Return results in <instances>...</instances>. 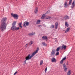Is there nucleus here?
Listing matches in <instances>:
<instances>
[{
    "instance_id": "1",
    "label": "nucleus",
    "mask_w": 75,
    "mask_h": 75,
    "mask_svg": "<svg viewBox=\"0 0 75 75\" xmlns=\"http://www.w3.org/2000/svg\"><path fill=\"white\" fill-rule=\"evenodd\" d=\"M7 20V18L6 17H3L1 20L0 30L2 32L6 30V27H7V24L6 23Z\"/></svg>"
},
{
    "instance_id": "2",
    "label": "nucleus",
    "mask_w": 75,
    "mask_h": 75,
    "mask_svg": "<svg viewBox=\"0 0 75 75\" xmlns=\"http://www.w3.org/2000/svg\"><path fill=\"white\" fill-rule=\"evenodd\" d=\"M16 21H14L13 23L12 24V27L11 28V30H12V31H15V30L17 31V30H19V27L16 28V26H15L16 25Z\"/></svg>"
},
{
    "instance_id": "3",
    "label": "nucleus",
    "mask_w": 75,
    "mask_h": 75,
    "mask_svg": "<svg viewBox=\"0 0 75 75\" xmlns=\"http://www.w3.org/2000/svg\"><path fill=\"white\" fill-rule=\"evenodd\" d=\"M68 1L67 0H66L64 1V7H66V8H67L69 7V6L71 5L72 4V0H69V4H67L68 3Z\"/></svg>"
},
{
    "instance_id": "4",
    "label": "nucleus",
    "mask_w": 75,
    "mask_h": 75,
    "mask_svg": "<svg viewBox=\"0 0 75 75\" xmlns=\"http://www.w3.org/2000/svg\"><path fill=\"white\" fill-rule=\"evenodd\" d=\"M11 16H12L13 18H14V19L17 20L19 16L17 14H13L12 13H11Z\"/></svg>"
},
{
    "instance_id": "5",
    "label": "nucleus",
    "mask_w": 75,
    "mask_h": 75,
    "mask_svg": "<svg viewBox=\"0 0 75 75\" xmlns=\"http://www.w3.org/2000/svg\"><path fill=\"white\" fill-rule=\"evenodd\" d=\"M31 58L32 57H31V54H29L28 56L25 58L26 61L29 60V59H31Z\"/></svg>"
},
{
    "instance_id": "6",
    "label": "nucleus",
    "mask_w": 75,
    "mask_h": 75,
    "mask_svg": "<svg viewBox=\"0 0 75 75\" xmlns=\"http://www.w3.org/2000/svg\"><path fill=\"white\" fill-rule=\"evenodd\" d=\"M28 25H29V22H28L25 21L24 22L23 26L24 27H26V26H28Z\"/></svg>"
},
{
    "instance_id": "7",
    "label": "nucleus",
    "mask_w": 75,
    "mask_h": 75,
    "mask_svg": "<svg viewBox=\"0 0 75 75\" xmlns=\"http://www.w3.org/2000/svg\"><path fill=\"white\" fill-rule=\"evenodd\" d=\"M55 52L56 50L55 49H53L52 51L50 54L51 56H54V55L55 54Z\"/></svg>"
},
{
    "instance_id": "8",
    "label": "nucleus",
    "mask_w": 75,
    "mask_h": 75,
    "mask_svg": "<svg viewBox=\"0 0 75 75\" xmlns=\"http://www.w3.org/2000/svg\"><path fill=\"white\" fill-rule=\"evenodd\" d=\"M51 61L52 62H57V59H55L54 57L52 58Z\"/></svg>"
},
{
    "instance_id": "9",
    "label": "nucleus",
    "mask_w": 75,
    "mask_h": 75,
    "mask_svg": "<svg viewBox=\"0 0 75 75\" xmlns=\"http://www.w3.org/2000/svg\"><path fill=\"white\" fill-rule=\"evenodd\" d=\"M58 22H56L54 25V27L55 29H57L58 28Z\"/></svg>"
},
{
    "instance_id": "10",
    "label": "nucleus",
    "mask_w": 75,
    "mask_h": 75,
    "mask_svg": "<svg viewBox=\"0 0 75 75\" xmlns=\"http://www.w3.org/2000/svg\"><path fill=\"white\" fill-rule=\"evenodd\" d=\"M75 6V0H74L71 5V8H73Z\"/></svg>"
},
{
    "instance_id": "11",
    "label": "nucleus",
    "mask_w": 75,
    "mask_h": 75,
    "mask_svg": "<svg viewBox=\"0 0 75 75\" xmlns=\"http://www.w3.org/2000/svg\"><path fill=\"white\" fill-rule=\"evenodd\" d=\"M42 39L45 40H48V38H47V36H43L42 37Z\"/></svg>"
},
{
    "instance_id": "12",
    "label": "nucleus",
    "mask_w": 75,
    "mask_h": 75,
    "mask_svg": "<svg viewBox=\"0 0 75 75\" xmlns=\"http://www.w3.org/2000/svg\"><path fill=\"white\" fill-rule=\"evenodd\" d=\"M69 17L67 16H66L64 17V19L65 20H67V19H69Z\"/></svg>"
},
{
    "instance_id": "13",
    "label": "nucleus",
    "mask_w": 75,
    "mask_h": 75,
    "mask_svg": "<svg viewBox=\"0 0 75 75\" xmlns=\"http://www.w3.org/2000/svg\"><path fill=\"white\" fill-rule=\"evenodd\" d=\"M38 7H37L36 9H35V13L36 14H37V13H38Z\"/></svg>"
},
{
    "instance_id": "14",
    "label": "nucleus",
    "mask_w": 75,
    "mask_h": 75,
    "mask_svg": "<svg viewBox=\"0 0 75 75\" xmlns=\"http://www.w3.org/2000/svg\"><path fill=\"white\" fill-rule=\"evenodd\" d=\"M36 54L37 53L35 52H33L32 54V55L30 56L32 58L33 57H34L35 55V54Z\"/></svg>"
},
{
    "instance_id": "15",
    "label": "nucleus",
    "mask_w": 75,
    "mask_h": 75,
    "mask_svg": "<svg viewBox=\"0 0 75 75\" xmlns=\"http://www.w3.org/2000/svg\"><path fill=\"white\" fill-rule=\"evenodd\" d=\"M69 30H70V28H69V27L67 28V30H65V33H68V32L69 31Z\"/></svg>"
},
{
    "instance_id": "16",
    "label": "nucleus",
    "mask_w": 75,
    "mask_h": 75,
    "mask_svg": "<svg viewBox=\"0 0 75 75\" xmlns=\"http://www.w3.org/2000/svg\"><path fill=\"white\" fill-rule=\"evenodd\" d=\"M71 74V70H69L67 73V75H70Z\"/></svg>"
},
{
    "instance_id": "17",
    "label": "nucleus",
    "mask_w": 75,
    "mask_h": 75,
    "mask_svg": "<svg viewBox=\"0 0 75 75\" xmlns=\"http://www.w3.org/2000/svg\"><path fill=\"white\" fill-rule=\"evenodd\" d=\"M60 49H61V46L58 47L56 49L57 52H58V51H59V50H60Z\"/></svg>"
},
{
    "instance_id": "18",
    "label": "nucleus",
    "mask_w": 75,
    "mask_h": 75,
    "mask_svg": "<svg viewBox=\"0 0 75 75\" xmlns=\"http://www.w3.org/2000/svg\"><path fill=\"white\" fill-rule=\"evenodd\" d=\"M40 22H41V20H38L36 22V24H40Z\"/></svg>"
},
{
    "instance_id": "19",
    "label": "nucleus",
    "mask_w": 75,
    "mask_h": 75,
    "mask_svg": "<svg viewBox=\"0 0 75 75\" xmlns=\"http://www.w3.org/2000/svg\"><path fill=\"white\" fill-rule=\"evenodd\" d=\"M33 43L34 42H33V41H30L29 43V45H32V44H33Z\"/></svg>"
},
{
    "instance_id": "20",
    "label": "nucleus",
    "mask_w": 75,
    "mask_h": 75,
    "mask_svg": "<svg viewBox=\"0 0 75 75\" xmlns=\"http://www.w3.org/2000/svg\"><path fill=\"white\" fill-rule=\"evenodd\" d=\"M65 26L68 27V26H69V24L68 23V22H66L65 23Z\"/></svg>"
},
{
    "instance_id": "21",
    "label": "nucleus",
    "mask_w": 75,
    "mask_h": 75,
    "mask_svg": "<svg viewBox=\"0 0 75 75\" xmlns=\"http://www.w3.org/2000/svg\"><path fill=\"white\" fill-rule=\"evenodd\" d=\"M42 44L43 45H44V46H47V45H46L45 44V42H42Z\"/></svg>"
},
{
    "instance_id": "22",
    "label": "nucleus",
    "mask_w": 75,
    "mask_h": 75,
    "mask_svg": "<svg viewBox=\"0 0 75 75\" xmlns=\"http://www.w3.org/2000/svg\"><path fill=\"white\" fill-rule=\"evenodd\" d=\"M51 18L52 19V18H51V17L50 16H48V17H47V18H46V19H51Z\"/></svg>"
},
{
    "instance_id": "23",
    "label": "nucleus",
    "mask_w": 75,
    "mask_h": 75,
    "mask_svg": "<svg viewBox=\"0 0 75 75\" xmlns=\"http://www.w3.org/2000/svg\"><path fill=\"white\" fill-rule=\"evenodd\" d=\"M39 50V47H38L37 48L36 50L35 51V52L36 54L38 52V51Z\"/></svg>"
},
{
    "instance_id": "24",
    "label": "nucleus",
    "mask_w": 75,
    "mask_h": 75,
    "mask_svg": "<svg viewBox=\"0 0 75 75\" xmlns=\"http://www.w3.org/2000/svg\"><path fill=\"white\" fill-rule=\"evenodd\" d=\"M21 25H22V23H19V27H20V28H23V26H21Z\"/></svg>"
},
{
    "instance_id": "25",
    "label": "nucleus",
    "mask_w": 75,
    "mask_h": 75,
    "mask_svg": "<svg viewBox=\"0 0 75 75\" xmlns=\"http://www.w3.org/2000/svg\"><path fill=\"white\" fill-rule=\"evenodd\" d=\"M63 47H64V50H65L66 49V48H67V46L65 45L64 44L63 45Z\"/></svg>"
},
{
    "instance_id": "26",
    "label": "nucleus",
    "mask_w": 75,
    "mask_h": 75,
    "mask_svg": "<svg viewBox=\"0 0 75 75\" xmlns=\"http://www.w3.org/2000/svg\"><path fill=\"white\" fill-rule=\"evenodd\" d=\"M45 14H43L42 15V19H44V18H45Z\"/></svg>"
},
{
    "instance_id": "27",
    "label": "nucleus",
    "mask_w": 75,
    "mask_h": 75,
    "mask_svg": "<svg viewBox=\"0 0 75 75\" xmlns=\"http://www.w3.org/2000/svg\"><path fill=\"white\" fill-rule=\"evenodd\" d=\"M50 28L52 29L54 28V25H52L50 27Z\"/></svg>"
},
{
    "instance_id": "28",
    "label": "nucleus",
    "mask_w": 75,
    "mask_h": 75,
    "mask_svg": "<svg viewBox=\"0 0 75 75\" xmlns=\"http://www.w3.org/2000/svg\"><path fill=\"white\" fill-rule=\"evenodd\" d=\"M28 35H29V36H31V35H34V33H29Z\"/></svg>"
},
{
    "instance_id": "29",
    "label": "nucleus",
    "mask_w": 75,
    "mask_h": 75,
    "mask_svg": "<svg viewBox=\"0 0 75 75\" xmlns=\"http://www.w3.org/2000/svg\"><path fill=\"white\" fill-rule=\"evenodd\" d=\"M42 64H43V61L41 60L40 65H42Z\"/></svg>"
},
{
    "instance_id": "30",
    "label": "nucleus",
    "mask_w": 75,
    "mask_h": 75,
    "mask_svg": "<svg viewBox=\"0 0 75 75\" xmlns=\"http://www.w3.org/2000/svg\"><path fill=\"white\" fill-rule=\"evenodd\" d=\"M59 55V52H57L55 54L56 56H57V55Z\"/></svg>"
},
{
    "instance_id": "31",
    "label": "nucleus",
    "mask_w": 75,
    "mask_h": 75,
    "mask_svg": "<svg viewBox=\"0 0 75 75\" xmlns=\"http://www.w3.org/2000/svg\"><path fill=\"white\" fill-rule=\"evenodd\" d=\"M63 68H65L66 67V65H65V63H64L63 64Z\"/></svg>"
},
{
    "instance_id": "32",
    "label": "nucleus",
    "mask_w": 75,
    "mask_h": 75,
    "mask_svg": "<svg viewBox=\"0 0 75 75\" xmlns=\"http://www.w3.org/2000/svg\"><path fill=\"white\" fill-rule=\"evenodd\" d=\"M63 62H64V61L62 60L60 62V64H62L63 63Z\"/></svg>"
},
{
    "instance_id": "33",
    "label": "nucleus",
    "mask_w": 75,
    "mask_h": 75,
    "mask_svg": "<svg viewBox=\"0 0 75 75\" xmlns=\"http://www.w3.org/2000/svg\"><path fill=\"white\" fill-rule=\"evenodd\" d=\"M67 69H68L67 68V67H64V71L65 72H66V71H67Z\"/></svg>"
},
{
    "instance_id": "34",
    "label": "nucleus",
    "mask_w": 75,
    "mask_h": 75,
    "mask_svg": "<svg viewBox=\"0 0 75 75\" xmlns=\"http://www.w3.org/2000/svg\"><path fill=\"white\" fill-rule=\"evenodd\" d=\"M66 57H65L64 58H63L62 60L63 61H64V60H65L66 59Z\"/></svg>"
},
{
    "instance_id": "35",
    "label": "nucleus",
    "mask_w": 75,
    "mask_h": 75,
    "mask_svg": "<svg viewBox=\"0 0 75 75\" xmlns=\"http://www.w3.org/2000/svg\"><path fill=\"white\" fill-rule=\"evenodd\" d=\"M47 70V67L45 69V72H46Z\"/></svg>"
},
{
    "instance_id": "36",
    "label": "nucleus",
    "mask_w": 75,
    "mask_h": 75,
    "mask_svg": "<svg viewBox=\"0 0 75 75\" xmlns=\"http://www.w3.org/2000/svg\"><path fill=\"white\" fill-rule=\"evenodd\" d=\"M50 11H47V12H46L45 14H48V13H50Z\"/></svg>"
},
{
    "instance_id": "37",
    "label": "nucleus",
    "mask_w": 75,
    "mask_h": 75,
    "mask_svg": "<svg viewBox=\"0 0 75 75\" xmlns=\"http://www.w3.org/2000/svg\"><path fill=\"white\" fill-rule=\"evenodd\" d=\"M26 60H25V61H24V62H23V63H24V64H26Z\"/></svg>"
},
{
    "instance_id": "38",
    "label": "nucleus",
    "mask_w": 75,
    "mask_h": 75,
    "mask_svg": "<svg viewBox=\"0 0 75 75\" xmlns=\"http://www.w3.org/2000/svg\"><path fill=\"white\" fill-rule=\"evenodd\" d=\"M17 71H16V72L14 73V74L13 75H16L17 74Z\"/></svg>"
},
{
    "instance_id": "39",
    "label": "nucleus",
    "mask_w": 75,
    "mask_h": 75,
    "mask_svg": "<svg viewBox=\"0 0 75 75\" xmlns=\"http://www.w3.org/2000/svg\"><path fill=\"white\" fill-rule=\"evenodd\" d=\"M41 27H42V25H38V28Z\"/></svg>"
},
{
    "instance_id": "40",
    "label": "nucleus",
    "mask_w": 75,
    "mask_h": 75,
    "mask_svg": "<svg viewBox=\"0 0 75 75\" xmlns=\"http://www.w3.org/2000/svg\"><path fill=\"white\" fill-rule=\"evenodd\" d=\"M64 49V47L63 46H62V48H61V50H62L63 49Z\"/></svg>"
},
{
    "instance_id": "41",
    "label": "nucleus",
    "mask_w": 75,
    "mask_h": 75,
    "mask_svg": "<svg viewBox=\"0 0 75 75\" xmlns=\"http://www.w3.org/2000/svg\"><path fill=\"white\" fill-rule=\"evenodd\" d=\"M67 65H69L68 62H67Z\"/></svg>"
},
{
    "instance_id": "42",
    "label": "nucleus",
    "mask_w": 75,
    "mask_h": 75,
    "mask_svg": "<svg viewBox=\"0 0 75 75\" xmlns=\"http://www.w3.org/2000/svg\"><path fill=\"white\" fill-rule=\"evenodd\" d=\"M27 45H28V44H26V45H25V46H27Z\"/></svg>"
},
{
    "instance_id": "43",
    "label": "nucleus",
    "mask_w": 75,
    "mask_h": 75,
    "mask_svg": "<svg viewBox=\"0 0 75 75\" xmlns=\"http://www.w3.org/2000/svg\"><path fill=\"white\" fill-rule=\"evenodd\" d=\"M46 40V41H47V40Z\"/></svg>"
},
{
    "instance_id": "44",
    "label": "nucleus",
    "mask_w": 75,
    "mask_h": 75,
    "mask_svg": "<svg viewBox=\"0 0 75 75\" xmlns=\"http://www.w3.org/2000/svg\"><path fill=\"white\" fill-rule=\"evenodd\" d=\"M18 25H19V23H18Z\"/></svg>"
},
{
    "instance_id": "45",
    "label": "nucleus",
    "mask_w": 75,
    "mask_h": 75,
    "mask_svg": "<svg viewBox=\"0 0 75 75\" xmlns=\"http://www.w3.org/2000/svg\"><path fill=\"white\" fill-rule=\"evenodd\" d=\"M0 37H1V36H0Z\"/></svg>"
},
{
    "instance_id": "46",
    "label": "nucleus",
    "mask_w": 75,
    "mask_h": 75,
    "mask_svg": "<svg viewBox=\"0 0 75 75\" xmlns=\"http://www.w3.org/2000/svg\"><path fill=\"white\" fill-rule=\"evenodd\" d=\"M16 1H17V0H16Z\"/></svg>"
}]
</instances>
